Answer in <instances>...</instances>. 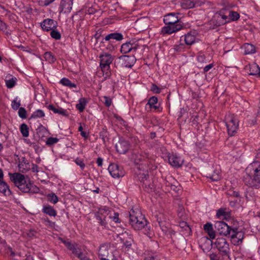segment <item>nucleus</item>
I'll return each mask as SVG.
<instances>
[{
    "instance_id": "nucleus-12",
    "label": "nucleus",
    "mask_w": 260,
    "mask_h": 260,
    "mask_svg": "<svg viewBox=\"0 0 260 260\" xmlns=\"http://www.w3.org/2000/svg\"><path fill=\"white\" fill-rule=\"evenodd\" d=\"M116 151L120 154H125L130 148L129 143L123 139H120L115 145Z\"/></svg>"
},
{
    "instance_id": "nucleus-62",
    "label": "nucleus",
    "mask_w": 260,
    "mask_h": 260,
    "mask_svg": "<svg viewBox=\"0 0 260 260\" xmlns=\"http://www.w3.org/2000/svg\"><path fill=\"white\" fill-rule=\"evenodd\" d=\"M193 4L194 5L193 8L200 7L204 4V2L200 0H194L193 1Z\"/></svg>"
},
{
    "instance_id": "nucleus-58",
    "label": "nucleus",
    "mask_w": 260,
    "mask_h": 260,
    "mask_svg": "<svg viewBox=\"0 0 260 260\" xmlns=\"http://www.w3.org/2000/svg\"><path fill=\"white\" fill-rule=\"evenodd\" d=\"M98 213H100L101 215L104 217V215L106 216V215L108 214V210L106 208H101L99 209V211Z\"/></svg>"
},
{
    "instance_id": "nucleus-37",
    "label": "nucleus",
    "mask_w": 260,
    "mask_h": 260,
    "mask_svg": "<svg viewBox=\"0 0 260 260\" xmlns=\"http://www.w3.org/2000/svg\"><path fill=\"white\" fill-rule=\"evenodd\" d=\"M181 5L182 8L185 9L193 8L194 7L193 1L191 0H184Z\"/></svg>"
},
{
    "instance_id": "nucleus-18",
    "label": "nucleus",
    "mask_w": 260,
    "mask_h": 260,
    "mask_svg": "<svg viewBox=\"0 0 260 260\" xmlns=\"http://www.w3.org/2000/svg\"><path fill=\"white\" fill-rule=\"evenodd\" d=\"M11 180L14 183L16 186L18 187L21 183H25V179L24 176L19 173L9 174Z\"/></svg>"
},
{
    "instance_id": "nucleus-52",
    "label": "nucleus",
    "mask_w": 260,
    "mask_h": 260,
    "mask_svg": "<svg viewBox=\"0 0 260 260\" xmlns=\"http://www.w3.org/2000/svg\"><path fill=\"white\" fill-rule=\"evenodd\" d=\"M55 0H40L39 4L42 6H47L53 3Z\"/></svg>"
},
{
    "instance_id": "nucleus-23",
    "label": "nucleus",
    "mask_w": 260,
    "mask_h": 260,
    "mask_svg": "<svg viewBox=\"0 0 260 260\" xmlns=\"http://www.w3.org/2000/svg\"><path fill=\"white\" fill-rule=\"evenodd\" d=\"M48 109L50 110L53 111L54 113H57L60 115H62L64 116H68V112L66 110H64L61 108L58 107V108H55L53 105H50L48 106Z\"/></svg>"
},
{
    "instance_id": "nucleus-50",
    "label": "nucleus",
    "mask_w": 260,
    "mask_h": 260,
    "mask_svg": "<svg viewBox=\"0 0 260 260\" xmlns=\"http://www.w3.org/2000/svg\"><path fill=\"white\" fill-rule=\"evenodd\" d=\"M26 111L25 109L23 107H20L19 109L18 115L21 118H25L26 117Z\"/></svg>"
},
{
    "instance_id": "nucleus-35",
    "label": "nucleus",
    "mask_w": 260,
    "mask_h": 260,
    "mask_svg": "<svg viewBox=\"0 0 260 260\" xmlns=\"http://www.w3.org/2000/svg\"><path fill=\"white\" fill-rule=\"evenodd\" d=\"M179 226L182 229V231L186 232L187 234H190L191 232L190 228L185 221H182L179 222Z\"/></svg>"
},
{
    "instance_id": "nucleus-8",
    "label": "nucleus",
    "mask_w": 260,
    "mask_h": 260,
    "mask_svg": "<svg viewBox=\"0 0 260 260\" xmlns=\"http://www.w3.org/2000/svg\"><path fill=\"white\" fill-rule=\"evenodd\" d=\"M227 12H228V8L227 7L225 8L222 9L218 12L215 14L214 19H212V21L214 22V21H216V22L215 25L217 26H220L225 24L226 22L229 21V14L226 15V14L228 13Z\"/></svg>"
},
{
    "instance_id": "nucleus-9",
    "label": "nucleus",
    "mask_w": 260,
    "mask_h": 260,
    "mask_svg": "<svg viewBox=\"0 0 260 260\" xmlns=\"http://www.w3.org/2000/svg\"><path fill=\"white\" fill-rule=\"evenodd\" d=\"M142 168L140 167L138 168V171L136 172L138 179L142 183V185L144 188L147 186L151 182L152 179H150V177L148 175V171L145 166V169L141 170Z\"/></svg>"
},
{
    "instance_id": "nucleus-32",
    "label": "nucleus",
    "mask_w": 260,
    "mask_h": 260,
    "mask_svg": "<svg viewBox=\"0 0 260 260\" xmlns=\"http://www.w3.org/2000/svg\"><path fill=\"white\" fill-rule=\"evenodd\" d=\"M18 168L20 172L22 173L26 172L28 169V163H27L23 157V160L19 162Z\"/></svg>"
},
{
    "instance_id": "nucleus-3",
    "label": "nucleus",
    "mask_w": 260,
    "mask_h": 260,
    "mask_svg": "<svg viewBox=\"0 0 260 260\" xmlns=\"http://www.w3.org/2000/svg\"><path fill=\"white\" fill-rule=\"evenodd\" d=\"M147 222L145 216L140 212H136L133 210L129 212V222L135 230H142L147 225Z\"/></svg>"
},
{
    "instance_id": "nucleus-20",
    "label": "nucleus",
    "mask_w": 260,
    "mask_h": 260,
    "mask_svg": "<svg viewBox=\"0 0 260 260\" xmlns=\"http://www.w3.org/2000/svg\"><path fill=\"white\" fill-rule=\"evenodd\" d=\"M260 196V190L259 189H256L254 187L249 186V188L247 189L246 197L250 200L249 197H258Z\"/></svg>"
},
{
    "instance_id": "nucleus-40",
    "label": "nucleus",
    "mask_w": 260,
    "mask_h": 260,
    "mask_svg": "<svg viewBox=\"0 0 260 260\" xmlns=\"http://www.w3.org/2000/svg\"><path fill=\"white\" fill-rule=\"evenodd\" d=\"M45 113L44 112L41 110H37L35 111L33 113L31 114V116L30 117V119H36L37 118H42L44 117Z\"/></svg>"
},
{
    "instance_id": "nucleus-44",
    "label": "nucleus",
    "mask_w": 260,
    "mask_h": 260,
    "mask_svg": "<svg viewBox=\"0 0 260 260\" xmlns=\"http://www.w3.org/2000/svg\"><path fill=\"white\" fill-rule=\"evenodd\" d=\"M197 60L198 62L201 64V67H200V68H202L203 64L207 62V60L206 59L205 56L204 54L199 55L197 57Z\"/></svg>"
},
{
    "instance_id": "nucleus-41",
    "label": "nucleus",
    "mask_w": 260,
    "mask_h": 260,
    "mask_svg": "<svg viewBox=\"0 0 260 260\" xmlns=\"http://www.w3.org/2000/svg\"><path fill=\"white\" fill-rule=\"evenodd\" d=\"M20 132L23 137H28L29 135L28 126L25 123L22 124L20 126Z\"/></svg>"
},
{
    "instance_id": "nucleus-10",
    "label": "nucleus",
    "mask_w": 260,
    "mask_h": 260,
    "mask_svg": "<svg viewBox=\"0 0 260 260\" xmlns=\"http://www.w3.org/2000/svg\"><path fill=\"white\" fill-rule=\"evenodd\" d=\"M100 67L103 71L108 70L110 65L113 60V57L109 53H105L100 56Z\"/></svg>"
},
{
    "instance_id": "nucleus-15",
    "label": "nucleus",
    "mask_w": 260,
    "mask_h": 260,
    "mask_svg": "<svg viewBox=\"0 0 260 260\" xmlns=\"http://www.w3.org/2000/svg\"><path fill=\"white\" fill-rule=\"evenodd\" d=\"M73 0H61L59 6V13H70L72 9Z\"/></svg>"
},
{
    "instance_id": "nucleus-2",
    "label": "nucleus",
    "mask_w": 260,
    "mask_h": 260,
    "mask_svg": "<svg viewBox=\"0 0 260 260\" xmlns=\"http://www.w3.org/2000/svg\"><path fill=\"white\" fill-rule=\"evenodd\" d=\"M179 13H169L166 15L164 22L166 26L161 28V32L164 34H171L181 30L183 27V23L180 21L177 15Z\"/></svg>"
},
{
    "instance_id": "nucleus-33",
    "label": "nucleus",
    "mask_w": 260,
    "mask_h": 260,
    "mask_svg": "<svg viewBox=\"0 0 260 260\" xmlns=\"http://www.w3.org/2000/svg\"><path fill=\"white\" fill-rule=\"evenodd\" d=\"M30 185V182H29L27 183L25 180V183H21L19 186H18V188L23 192L27 193L29 192L30 189H29V186Z\"/></svg>"
},
{
    "instance_id": "nucleus-11",
    "label": "nucleus",
    "mask_w": 260,
    "mask_h": 260,
    "mask_svg": "<svg viewBox=\"0 0 260 260\" xmlns=\"http://www.w3.org/2000/svg\"><path fill=\"white\" fill-rule=\"evenodd\" d=\"M119 62L123 67L132 68L136 61L134 56L123 55L119 58Z\"/></svg>"
},
{
    "instance_id": "nucleus-39",
    "label": "nucleus",
    "mask_w": 260,
    "mask_h": 260,
    "mask_svg": "<svg viewBox=\"0 0 260 260\" xmlns=\"http://www.w3.org/2000/svg\"><path fill=\"white\" fill-rule=\"evenodd\" d=\"M155 217L160 227L165 226L164 222H165L166 218L162 214L160 213L157 214L155 215Z\"/></svg>"
},
{
    "instance_id": "nucleus-29",
    "label": "nucleus",
    "mask_w": 260,
    "mask_h": 260,
    "mask_svg": "<svg viewBox=\"0 0 260 260\" xmlns=\"http://www.w3.org/2000/svg\"><path fill=\"white\" fill-rule=\"evenodd\" d=\"M132 51V44L130 42L123 44L121 46L120 51L123 54H126Z\"/></svg>"
},
{
    "instance_id": "nucleus-43",
    "label": "nucleus",
    "mask_w": 260,
    "mask_h": 260,
    "mask_svg": "<svg viewBox=\"0 0 260 260\" xmlns=\"http://www.w3.org/2000/svg\"><path fill=\"white\" fill-rule=\"evenodd\" d=\"M69 250L71 251L72 253L75 254L76 256L78 255L80 252L82 251V250L76 245H73L70 248Z\"/></svg>"
},
{
    "instance_id": "nucleus-48",
    "label": "nucleus",
    "mask_w": 260,
    "mask_h": 260,
    "mask_svg": "<svg viewBox=\"0 0 260 260\" xmlns=\"http://www.w3.org/2000/svg\"><path fill=\"white\" fill-rule=\"evenodd\" d=\"M144 189L147 192L149 193L154 191L155 190V187L153 183V181H152V182L147 185V186H146V187H145Z\"/></svg>"
},
{
    "instance_id": "nucleus-16",
    "label": "nucleus",
    "mask_w": 260,
    "mask_h": 260,
    "mask_svg": "<svg viewBox=\"0 0 260 260\" xmlns=\"http://www.w3.org/2000/svg\"><path fill=\"white\" fill-rule=\"evenodd\" d=\"M169 164L175 167H179L183 163V159L176 154H169L168 156Z\"/></svg>"
},
{
    "instance_id": "nucleus-55",
    "label": "nucleus",
    "mask_w": 260,
    "mask_h": 260,
    "mask_svg": "<svg viewBox=\"0 0 260 260\" xmlns=\"http://www.w3.org/2000/svg\"><path fill=\"white\" fill-rule=\"evenodd\" d=\"M103 99L104 100L103 102L104 103L105 105L108 107H110L112 104V100L110 98L106 96H104Z\"/></svg>"
},
{
    "instance_id": "nucleus-27",
    "label": "nucleus",
    "mask_w": 260,
    "mask_h": 260,
    "mask_svg": "<svg viewBox=\"0 0 260 260\" xmlns=\"http://www.w3.org/2000/svg\"><path fill=\"white\" fill-rule=\"evenodd\" d=\"M250 75H255L260 77V68L256 64H253L250 66L249 68Z\"/></svg>"
},
{
    "instance_id": "nucleus-57",
    "label": "nucleus",
    "mask_w": 260,
    "mask_h": 260,
    "mask_svg": "<svg viewBox=\"0 0 260 260\" xmlns=\"http://www.w3.org/2000/svg\"><path fill=\"white\" fill-rule=\"evenodd\" d=\"M226 215V212L225 211V209L224 208H220L216 213V215L218 217H220L221 216H225Z\"/></svg>"
},
{
    "instance_id": "nucleus-13",
    "label": "nucleus",
    "mask_w": 260,
    "mask_h": 260,
    "mask_svg": "<svg viewBox=\"0 0 260 260\" xmlns=\"http://www.w3.org/2000/svg\"><path fill=\"white\" fill-rule=\"evenodd\" d=\"M0 192L6 196L11 194V191L7 183L4 181V173L2 169L0 168Z\"/></svg>"
},
{
    "instance_id": "nucleus-38",
    "label": "nucleus",
    "mask_w": 260,
    "mask_h": 260,
    "mask_svg": "<svg viewBox=\"0 0 260 260\" xmlns=\"http://www.w3.org/2000/svg\"><path fill=\"white\" fill-rule=\"evenodd\" d=\"M228 12L229 14V21L230 20L232 21H236L239 19L240 15L238 12L233 11H228Z\"/></svg>"
},
{
    "instance_id": "nucleus-14",
    "label": "nucleus",
    "mask_w": 260,
    "mask_h": 260,
    "mask_svg": "<svg viewBox=\"0 0 260 260\" xmlns=\"http://www.w3.org/2000/svg\"><path fill=\"white\" fill-rule=\"evenodd\" d=\"M108 171L110 175L113 178H119L124 175L122 170H120L119 166L116 164H111L108 167Z\"/></svg>"
},
{
    "instance_id": "nucleus-22",
    "label": "nucleus",
    "mask_w": 260,
    "mask_h": 260,
    "mask_svg": "<svg viewBox=\"0 0 260 260\" xmlns=\"http://www.w3.org/2000/svg\"><path fill=\"white\" fill-rule=\"evenodd\" d=\"M204 230L208 234L210 239H214L215 238V233L211 223L208 222L204 224Z\"/></svg>"
},
{
    "instance_id": "nucleus-45",
    "label": "nucleus",
    "mask_w": 260,
    "mask_h": 260,
    "mask_svg": "<svg viewBox=\"0 0 260 260\" xmlns=\"http://www.w3.org/2000/svg\"><path fill=\"white\" fill-rule=\"evenodd\" d=\"M48 200L53 204H56L58 201V197L54 193H49L48 195Z\"/></svg>"
},
{
    "instance_id": "nucleus-26",
    "label": "nucleus",
    "mask_w": 260,
    "mask_h": 260,
    "mask_svg": "<svg viewBox=\"0 0 260 260\" xmlns=\"http://www.w3.org/2000/svg\"><path fill=\"white\" fill-rule=\"evenodd\" d=\"M184 41L187 45H190L195 42L196 36L191 32H188L184 36Z\"/></svg>"
},
{
    "instance_id": "nucleus-46",
    "label": "nucleus",
    "mask_w": 260,
    "mask_h": 260,
    "mask_svg": "<svg viewBox=\"0 0 260 260\" xmlns=\"http://www.w3.org/2000/svg\"><path fill=\"white\" fill-rule=\"evenodd\" d=\"M58 139L56 138L49 137L47 139L46 144L48 146H52L58 142Z\"/></svg>"
},
{
    "instance_id": "nucleus-7",
    "label": "nucleus",
    "mask_w": 260,
    "mask_h": 260,
    "mask_svg": "<svg viewBox=\"0 0 260 260\" xmlns=\"http://www.w3.org/2000/svg\"><path fill=\"white\" fill-rule=\"evenodd\" d=\"M214 244L222 256H226L230 258V249L229 244L225 238H217Z\"/></svg>"
},
{
    "instance_id": "nucleus-28",
    "label": "nucleus",
    "mask_w": 260,
    "mask_h": 260,
    "mask_svg": "<svg viewBox=\"0 0 260 260\" xmlns=\"http://www.w3.org/2000/svg\"><path fill=\"white\" fill-rule=\"evenodd\" d=\"M43 212L53 217L56 216L57 214L56 211L52 207L49 205L44 206L43 208Z\"/></svg>"
},
{
    "instance_id": "nucleus-6",
    "label": "nucleus",
    "mask_w": 260,
    "mask_h": 260,
    "mask_svg": "<svg viewBox=\"0 0 260 260\" xmlns=\"http://www.w3.org/2000/svg\"><path fill=\"white\" fill-rule=\"evenodd\" d=\"M149 158V154L144 152H139L134 154L133 159H134L135 163L139 165L137 169L138 170V168L140 167L142 168L141 170L142 171L143 169H145V165L148 169Z\"/></svg>"
},
{
    "instance_id": "nucleus-61",
    "label": "nucleus",
    "mask_w": 260,
    "mask_h": 260,
    "mask_svg": "<svg viewBox=\"0 0 260 260\" xmlns=\"http://www.w3.org/2000/svg\"><path fill=\"white\" fill-rule=\"evenodd\" d=\"M7 29V24L0 19V30L3 31H5Z\"/></svg>"
},
{
    "instance_id": "nucleus-63",
    "label": "nucleus",
    "mask_w": 260,
    "mask_h": 260,
    "mask_svg": "<svg viewBox=\"0 0 260 260\" xmlns=\"http://www.w3.org/2000/svg\"><path fill=\"white\" fill-rule=\"evenodd\" d=\"M213 67V63H210L209 64H208L207 66H206L204 68V72L205 73V72H207L208 71H209L211 68H212Z\"/></svg>"
},
{
    "instance_id": "nucleus-42",
    "label": "nucleus",
    "mask_w": 260,
    "mask_h": 260,
    "mask_svg": "<svg viewBox=\"0 0 260 260\" xmlns=\"http://www.w3.org/2000/svg\"><path fill=\"white\" fill-rule=\"evenodd\" d=\"M16 78H12L10 79L6 80V86L9 88H11L13 87L15 84H16Z\"/></svg>"
},
{
    "instance_id": "nucleus-53",
    "label": "nucleus",
    "mask_w": 260,
    "mask_h": 260,
    "mask_svg": "<svg viewBox=\"0 0 260 260\" xmlns=\"http://www.w3.org/2000/svg\"><path fill=\"white\" fill-rule=\"evenodd\" d=\"M11 105L13 109L17 110L20 106V101L17 102V100L15 99L12 101Z\"/></svg>"
},
{
    "instance_id": "nucleus-34",
    "label": "nucleus",
    "mask_w": 260,
    "mask_h": 260,
    "mask_svg": "<svg viewBox=\"0 0 260 260\" xmlns=\"http://www.w3.org/2000/svg\"><path fill=\"white\" fill-rule=\"evenodd\" d=\"M244 53L245 54H252L255 52V47L250 44H245L244 45Z\"/></svg>"
},
{
    "instance_id": "nucleus-19",
    "label": "nucleus",
    "mask_w": 260,
    "mask_h": 260,
    "mask_svg": "<svg viewBox=\"0 0 260 260\" xmlns=\"http://www.w3.org/2000/svg\"><path fill=\"white\" fill-rule=\"evenodd\" d=\"M99 256L101 260H113L114 256L109 255L108 250L105 246L100 247L99 250Z\"/></svg>"
},
{
    "instance_id": "nucleus-24",
    "label": "nucleus",
    "mask_w": 260,
    "mask_h": 260,
    "mask_svg": "<svg viewBox=\"0 0 260 260\" xmlns=\"http://www.w3.org/2000/svg\"><path fill=\"white\" fill-rule=\"evenodd\" d=\"M122 240L125 247L129 248L131 247L133 239L127 233L123 234Z\"/></svg>"
},
{
    "instance_id": "nucleus-36",
    "label": "nucleus",
    "mask_w": 260,
    "mask_h": 260,
    "mask_svg": "<svg viewBox=\"0 0 260 260\" xmlns=\"http://www.w3.org/2000/svg\"><path fill=\"white\" fill-rule=\"evenodd\" d=\"M60 83L63 85L69 87L71 88L76 87V85L75 83L71 82L69 79L66 78H63L61 79Z\"/></svg>"
},
{
    "instance_id": "nucleus-21",
    "label": "nucleus",
    "mask_w": 260,
    "mask_h": 260,
    "mask_svg": "<svg viewBox=\"0 0 260 260\" xmlns=\"http://www.w3.org/2000/svg\"><path fill=\"white\" fill-rule=\"evenodd\" d=\"M123 37L122 34L119 32H113L105 36L104 40L106 41H110L111 40H115L117 41H120L123 40Z\"/></svg>"
},
{
    "instance_id": "nucleus-51",
    "label": "nucleus",
    "mask_w": 260,
    "mask_h": 260,
    "mask_svg": "<svg viewBox=\"0 0 260 260\" xmlns=\"http://www.w3.org/2000/svg\"><path fill=\"white\" fill-rule=\"evenodd\" d=\"M29 189H30L29 192L31 193H38L40 191V189L38 187L31 183L30 185L29 186Z\"/></svg>"
},
{
    "instance_id": "nucleus-30",
    "label": "nucleus",
    "mask_w": 260,
    "mask_h": 260,
    "mask_svg": "<svg viewBox=\"0 0 260 260\" xmlns=\"http://www.w3.org/2000/svg\"><path fill=\"white\" fill-rule=\"evenodd\" d=\"M157 98L156 96H153L149 99L147 104L149 105L151 108H153L155 110H158L159 107V106L157 105Z\"/></svg>"
},
{
    "instance_id": "nucleus-56",
    "label": "nucleus",
    "mask_w": 260,
    "mask_h": 260,
    "mask_svg": "<svg viewBox=\"0 0 260 260\" xmlns=\"http://www.w3.org/2000/svg\"><path fill=\"white\" fill-rule=\"evenodd\" d=\"M151 90L154 93H159L160 92V89L154 84H152L151 87Z\"/></svg>"
},
{
    "instance_id": "nucleus-1",
    "label": "nucleus",
    "mask_w": 260,
    "mask_h": 260,
    "mask_svg": "<svg viewBox=\"0 0 260 260\" xmlns=\"http://www.w3.org/2000/svg\"><path fill=\"white\" fill-rule=\"evenodd\" d=\"M215 230L220 235L231 238L232 243L235 245H239L242 243L244 239V234L238 229H232L223 221H217L215 223Z\"/></svg>"
},
{
    "instance_id": "nucleus-17",
    "label": "nucleus",
    "mask_w": 260,
    "mask_h": 260,
    "mask_svg": "<svg viewBox=\"0 0 260 260\" xmlns=\"http://www.w3.org/2000/svg\"><path fill=\"white\" fill-rule=\"evenodd\" d=\"M42 28L45 31H49L56 28L57 22L51 19H46L41 23Z\"/></svg>"
},
{
    "instance_id": "nucleus-54",
    "label": "nucleus",
    "mask_w": 260,
    "mask_h": 260,
    "mask_svg": "<svg viewBox=\"0 0 260 260\" xmlns=\"http://www.w3.org/2000/svg\"><path fill=\"white\" fill-rule=\"evenodd\" d=\"M77 257L80 260H90V258L87 257V254L82 251L80 252Z\"/></svg>"
},
{
    "instance_id": "nucleus-49",
    "label": "nucleus",
    "mask_w": 260,
    "mask_h": 260,
    "mask_svg": "<svg viewBox=\"0 0 260 260\" xmlns=\"http://www.w3.org/2000/svg\"><path fill=\"white\" fill-rule=\"evenodd\" d=\"M208 177L210 178L212 181H216L220 179L221 176L219 172H218L217 173H214L213 174L210 175Z\"/></svg>"
},
{
    "instance_id": "nucleus-31",
    "label": "nucleus",
    "mask_w": 260,
    "mask_h": 260,
    "mask_svg": "<svg viewBox=\"0 0 260 260\" xmlns=\"http://www.w3.org/2000/svg\"><path fill=\"white\" fill-rule=\"evenodd\" d=\"M44 57L50 63H54L56 60L55 56L51 52H46L44 54Z\"/></svg>"
},
{
    "instance_id": "nucleus-5",
    "label": "nucleus",
    "mask_w": 260,
    "mask_h": 260,
    "mask_svg": "<svg viewBox=\"0 0 260 260\" xmlns=\"http://www.w3.org/2000/svg\"><path fill=\"white\" fill-rule=\"evenodd\" d=\"M225 125L227 127L228 134L234 136L239 127V121L234 115H226L225 117Z\"/></svg>"
},
{
    "instance_id": "nucleus-25",
    "label": "nucleus",
    "mask_w": 260,
    "mask_h": 260,
    "mask_svg": "<svg viewBox=\"0 0 260 260\" xmlns=\"http://www.w3.org/2000/svg\"><path fill=\"white\" fill-rule=\"evenodd\" d=\"M87 104V101L86 99L84 98H80L79 100L78 104H76V107L80 112H82L84 110Z\"/></svg>"
},
{
    "instance_id": "nucleus-47",
    "label": "nucleus",
    "mask_w": 260,
    "mask_h": 260,
    "mask_svg": "<svg viewBox=\"0 0 260 260\" xmlns=\"http://www.w3.org/2000/svg\"><path fill=\"white\" fill-rule=\"evenodd\" d=\"M50 35L51 37L55 40H59L61 38V35L59 31L53 29L51 30Z\"/></svg>"
},
{
    "instance_id": "nucleus-60",
    "label": "nucleus",
    "mask_w": 260,
    "mask_h": 260,
    "mask_svg": "<svg viewBox=\"0 0 260 260\" xmlns=\"http://www.w3.org/2000/svg\"><path fill=\"white\" fill-rule=\"evenodd\" d=\"M118 217L119 214L118 213H114L113 216H110V217L116 223L120 222Z\"/></svg>"
},
{
    "instance_id": "nucleus-4",
    "label": "nucleus",
    "mask_w": 260,
    "mask_h": 260,
    "mask_svg": "<svg viewBox=\"0 0 260 260\" xmlns=\"http://www.w3.org/2000/svg\"><path fill=\"white\" fill-rule=\"evenodd\" d=\"M252 177L248 174L244 176L243 181L245 185L254 187L256 189H260V164L257 167L253 168Z\"/></svg>"
},
{
    "instance_id": "nucleus-64",
    "label": "nucleus",
    "mask_w": 260,
    "mask_h": 260,
    "mask_svg": "<svg viewBox=\"0 0 260 260\" xmlns=\"http://www.w3.org/2000/svg\"><path fill=\"white\" fill-rule=\"evenodd\" d=\"M95 9L92 7H89L86 10V13L89 14H93L95 12Z\"/></svg>"
},
{
    "instance_id": "nucleus-59",
    "label": "nucleus",
    "mask_w": 260,
    "mask_h": 260,
    "mask_svg": "<svg viewBox=\"0 0 260 260\" xmlns=\"http://www.w3.org/2000/svg\"><path fill=\"white\" fill-rule=\"evenodd\" d=\"M75 162L77 165L80 166V167L81 168V169L82 170H83L84 169L85 165L82 160L79 159H77L75 160Z\"/></svg>"
}]
</instances>
